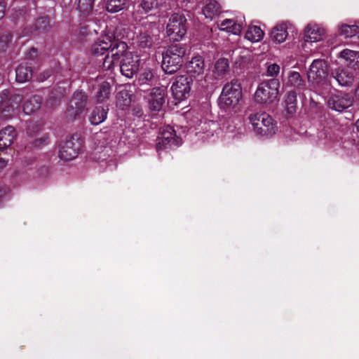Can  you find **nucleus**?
Masks as SVG:
<instances>
[{
	"label": "nucleus",
	"instance_id": "obj_1",
	"mask_svg": "<svg viewBox=\"0 0 359 359\" xmlns=\"http://www.w3.org/2000/svg\"><path fill=\"white\" fill-rule=\"evenodd\" d=\"M185 54L186 48L181 44L169 46L163 54L162 68L165 72L168 74L177 72L182 65Z\"/></svg>",
	"mask_w": 359,
	"mask_h": 359
},
{
	"label": "nucleus",
	"instance_id": "obj_2",
	"mask_svg": "<svg viewBox=\"0 0 359 359\" xmlns=\"http://www.w3.org/2000/svg\"><path fill=\"white\" fill-rule=\"evenodd\" d=\"M154 17L149 16L143 19L137 28V40L142 48L150 47L160 32L159 26L156 21L151 20Z\"/></svg>",
	"mask_w": 359,
	"mask_h": 359
},
{
	"label": "nucleus",
	"instance_id": "obj_3",
	"mask_svg": "<svg viewBox=\"0 0 359 359\" xmlns=\"http://www.w3.org/2000/svg\"><path fill=\"white\" fill-rule=\"evenodd\" d=\"M255 132L259 135H271L277 130L276 123L266 112L251 114L249 117Z\"/></svg>",
	"mask_w": 359,
	"mask_h": 359
},
{
	"label": "nucleus",
	"instance_id": "obj_4",
	"mask_svg": "<svg viewBox=\"0 0 359 359\" xmlns=\"http://www.w3.org/2000/svg\"><path fill=\"white\" fill-rule=\"evenodd\" d=\"M280 82L277 79H271L262 82L255 93V100L259 104L272 102L278 94Z\"/></svg>",
	"mask_w": 359,
	"mask_h": 359
},
{
	"label": "nucleus",
	"instance_id": "obj_5",
	"mask_svg": "<svg viewBox=\"0 0 359 359\" xmlns=\"http://www.w3.org/2000/svg\"><path fill=\"white\" fill-rule=\"evenodd\" d=\"M241 84L237 80H232L224 85L219 96V104L222 107L236 106L241 98Z\"/></svg>",
	"mask_w": 359,
	"mask_h": 359
},
{
	"label": "nucleus",
	"instance_id": "obj_6",
	"mask_svg": "<svg viewBox=\"0 0 359 359\" xmlns=\"http://www.w3.org/2000/svg\"><path fill=\"white\" fill-rule=\"evenodd\" d=\"M187 19L182 14H172L168 22L166 33L170 39L179 41L187 33Z\"/></svg>",
	"mask_w": 359,
	"mask_h": 359
},
{
	"label": "nucleus",
	"instance_id": "obj_7",
	"mask_svg": "<svg viewBox=\"0 0 359 359\" xmlns=\"http://www.w3.org/2000/svg\"><path fill=\"white\" fill-rule=\"evenodd\" d=\"M328 75V67L324 60H314L307 72L308 81L313 85H318L325 80Z\"/></svg>",
	"mask_w": 359,
	"mask_h": 359
},
{
	"label": "nucleus",
	"instance_id": "obj_8",
	"mask_svg": "<svg viewBox=\"0 0 359 359\" xmlns=\"http://www.w3.org/2000/svg\"><path fill=\"white\" fill-rule=\"evenodd\" d=\"M182 144V140L175 134L174 129L169 126L163 128L158 137L156 149L158 151L174 147H178Z\"/></svg>",
	"mask_w": 359,
	"mask_h": 359
},
{
	"label": "nucleus",
	"instance_id": "obj_9",
	"mask_svg": "<svg viewBox=\"0 0 359 359\" xmlns=\"http://www.w3.org/2000/svg\"><path fill=\"white\" fill-rule=\"evenodd\" d=\"M140 62L139 55L126 53L120 64L121 74L127 78H132L139 71Z\"/></svg>",
	"mask_w": 359,
	"mask_h": 359
},
{
	"label": "nucleus",
	"instance_id": "obj_10",
	"mask_svg": "<svg viewBox=\"0 0 359 359\" xmlns=\"http://www.w3.org/2000/svg\"><path fill=\"white\" fill-rule=\"evenodd\" d=\"M191 78L187 75L177 76L173 82L171 90L174 97L180 101L186 99L191 90Z\"/></svg>",
	"mask_w": 359,
	"mask_h": 359
},
{
	"label": "nucleus",
	"instance_id": "obj_11",
	"mask_svg": "<svg viewBox=\"0 0 359 359\" xmlns=\"http://www.w3.org/2000/svg\"><path fill=\"white\" fill-rule=\"evenodd\" d=\"M88 97L86 94L82 91L75 93L67 109V116L70 119H74L81 114L85 109L87 103Z\"/></svg>",
	"mask_w": 359,
	"mask_h": 359
},
{
	"label": "nucleus",
	"instance_id": "obj_12",
	"mask_svg": "<svg viewBox=\"0 0 359 359\" xmlns=\"http://www.w3.org/2000/svg\"><path fill=\"white\" fill-rule=\"evenodd\" d=\"M22 97L19 95L11 96L8 90H4L0 93V112H7L17 109L20 107Z\"/></svg>",
	"mask_w": 359,
	"mask_h": 359
},
{
	"label": "nucleus",
	"instance_id": "obj_13",
	"mask_svg": "<svg viewBox=\"0 0 359 359\" xmlns=\"http://www.w3.org/2000/svg\"><path fill=\"white\" fill-rule=\"evenodd\" d=\"M353 103V97L348 93L332 95L327 102L329 107L337 111H344L352 106Z\"/></svg>",
	"mask_w": 359,
	"mask_h": 359
},
{
	"label": "nucleus",
	"instance_id": "obj_14",
	"mask_svg": "<svg viewBox=\"0 0 359 359\" xmlns=\"http://www.w3.org/2000/svg\"><path fill=\"white\" fill-rule=\"evenodd\" d=\"M166 88L165 86L154 88L149 95V107L154 112L161 110L165 102Z\"/></svg>",
	"mask_w": 359,
	"mask_h": 359
},
{
	"label": "nucleus",
	"instance_id": "obj_15",
	"mask_svg": "<svg viewBox=\"0 0 359 359\" xmlns=\"http://www.w3.org/2000/svg\"><path fill=\"white\" fill-rule=\"evenodd\" d=\"M334 77L341 86H350L355 76V67L351 66L340 67L335 69Z\"/></svg>",
	"mask_w": 359,
	"mask_h": 359
},
{
	"label": "nucleus",
	"instance_id": "obj_16",
	"mask_svg": "<svg viewBox=\"0 0 359 359\" xmlns=\"http://www.w3.org/2000/svg\"><path fill=\"white\" fill-rule=\"evenodd\" d=\"M79 151V143L74 140H66L59 149L58 156L63 161H68L76 157Z\"/></svg>",
	"mask_w": 359,
	"mask_h": 359
},
{
	"label": "nucleus",
	"instance_id": "obj_17",
	"mask_svg": "<svg viewBox=\"0 0 359 359\" xmlns=\"http://www.w3.org/2000/svg\"><path fill=\"white\" fill-rule=\"evenodd\" d=\"M113 46L112 36H100L92 45L91 53L93 55H102Z\"/></svg>",
	"mask_w": 359,
	"mask_h": 359
},
{
	"label": "nucleus",
	"instance_id": "obj_18",
	"mask_svg": "<svg viewBox=\"0 0 359 359\" xmlns=\"http://www.w3.org/2000/svg\"><path fill=\"white\" fill-rule=\"evenodd\" d=\"M325 35V30L320 25L309 23L305 28L304 40L306 42H317Z\"/></svg>",
	"mask_w": 359,
	"mask_h": 359
},
{
	"label": "nucleus",
	"instance_id": "obj_19",
	"mask_svg": "<svg viewBox=\"0 0 359 359\" xmlns=\"http://www.w3.org/2000/svg\"><path fill=\"white\" fill-rule=\"evenodd\" d=\"M290 27L291 25L287 22H282L276 25L271 32L272 40L278 43L284 42L287 37V30Z\"/></svg>",
	"mask_w": 359,
	"mask_h": 359
},
{
	"label": "nucleus",
	"instance_id": "obj_20",
	"mask_svg": "<svg viewBox=\"0 0 359 359\" xmlns=\"http://www.w3.org/2000/svg\"><path fill=\"white\" fill-rule=\"evenodd\" d=\"M15 128L8 126L0 131V150L9 147L16 138Z\"/></svg>",
	"mask_w": 359,
	"mask_h": 359
},
{
	"label": "nucleus",
	"instance_id": "obj_21",
	"mask_svg": "<svg viewBox=\"0 0 359 359\" xmlns=\"http://www.w3.org/2000/svg\"><path fill=\"white\" fill-rule=\"evenodd\" d=\"M113 46L109 48L110 55L114 58L116 62H118L121 57H123L126 52L128 46L123 41H118L112 39Z\"/></svg>",
	"mask_w": 359,
	"mask_h": 359
},
{
	"label": "nucleus",
	"instance_id": "obj_22",
	"mask_svg": "<svg viewBox=\"0 0 359 359\" xmlns=\"http://www.w3.org/2000/svg\"><path fill=\"white\" fill-rule=\"evenodd\" d=\"M205 67L204 60L201 56H196L187 65V72L193 75H200L203 73Z\"/></svg>",
	"mask_w": 359,
	"mask_h": 359
},
{
	"label": "nucleus",
	"instance_id": "obj_23",
	"mask_svg": "<svg viewBox=\"0 0 359 359\" xmlns=\"http://www.w3.org/2000/svg\"><path fill=\"white\" fill-rule=\"evenodd\" d=\"M16 81L19 83H24L29 81L32 76V69L27 64L20 65L16 70Z\"/></svg>",
	"mask_w": 359,
	"mask_h": 359
},
{
	"label": "nucleus",
	"instance_id": "obj_24",
	"mask_svg": "<svg viewBox=\"0 0 359 359\" xmlns=\"http://www.w3.org/2000/svg\"><path fill=\"white\" fill-rule=\"evenodd\" d=\"M218 26L221 30L226 31L233 34H239L242 30V24L236 22L231 19H226L222 21Z\"/></svg>",
	"mask_w": 359,
	"mask_h": 359
},
{
	"label": "nucleus",
	"instance_id": "obj_25",
	"mask_svg": "<svg viewBox=\"0 0 359 359\" xmlns=\"http://www.w3.org/2000/svg\"><path fill=\"white\" fill-rule=\"evenodd\" d=\"M108 108L103 107H96L89 116V121L93 125H98L102 123L106 118L107 115Z\"/></svg>",
	"mask_w": 359,
	"mask_h": 359
},
{
	"label": "nucleus",
	"instance_id": "obj_26",
	"mask_svg": "<svg viewBox=\"0 0 359 359\" xmlns=\"http://www.w3.org/2000/svg\"><path fill=\"white\" fill-rule=\"evenodd\" d=\"M41 104V98L39 96H32L23 104V111L26 114H31L38 110Z\"/></svg>",
	"mask_w": 359,
	"mask_h": 359
},
{
	"label": "nucleus",
	"instance_id": "obj_27",
	"mask_svg": "<svg viewBox=\"0 0 359 359\" xmlns=\"http://www.w3.org/2000/svg\"><path fill=\"white\" fill-rule=\"evenodd\" d=\"M111 86L107 81H102L98 86L96 99L98 102H103L109 98Z\"/></svg>",
	"mask_w": 359,
	"mask_h": 359
},
{
	"label": "nucleus",
	"instance_id": "obj_28",
	"mask_svg": "<svg viewBox=\"0 0 359 359\" xmlns=\"http://www.w3.org/2000/svg\"><path fill=\"white\" fill-rule=\"evenodd\" d=\"M339 34L345 38L357 37L359 39V24L341 25L339 28Z\"/></svg>",
	"mask_w": 359,
	"mask_h": 359
},
{
	"label": "nucleus",
	"instance_id": "obj_29",
	"mask_svg": "<svg viewBox=\"0 0 359 359\" xmlns=\"http://www.w3.org/2000/svg\"><path fill=\"white\" fill-rule=\"evenodd\" d=\"M219 6L217 1L210 0L204 6L202 12L205 18L211 20L218 15L219 13Z\"/></svg>",
	"mask_w": 359,
	"mask_h": 359
},
{
	"label": "nucleus",
	"instance_id": "obj_30",
	"mask_svg": "<svg viewBox=\"0 0 359 359\" xmlns=\"http://www.w3.org/2000/svg\"><path fill=\"white\" fill-rule=\"evenodd\" d=\"M229 72V62L227 59L221 58L218 60L213 70L214 76L216 79L222 78Z\"/></svg>",
	"mask_w": 359,
	"mask_h": 359
},
{
	"label": "nucleus",
	"instance_id": "obj_31",
	"mask_svg": "<svg viewBox=\"0 0 359 359\" xmlns=\"http://www.w3.org/2000/svg\"><path fill=\"white\" fill-rule=\"evenodd\" d=\"M340 55L348 62L346 66H359V52L345 49L340 53Z\"/></svg>",
	"mask_w": 359,
	"mask_h": 359
},
{
	"label": "nucleus",
	"instance_id": "obj_32",
	"mask_svg": "<svg viewBox=\"0 0 359 359\" xmlns=\"http://www.w3.org/2000/svg\"><path fill=\"white\" fill-rule=\"evenodd\" d=\"M218 124L212 121H205L201 124V130L205 135L201 137L202 139L207 140L214 135V133L218 130Z\"/></svg>",
	"mask_w": 359,
	"mask_h": 359
},
{
	"label": "nucleus",
	"instance_id": "obj_33",
	"mask_svg": "<svg viewBox=\"0 0 359 359\" xmlns=\"http://www.w3.org/2000/svg\"><path fill=\"white\" fill-rule=\"evenodd\" d=\"M264 32L257 26H250L245 33V38L251 42H258L262 39Z\"/></svg>",
	"mask_w": 359,
	"mask_h": 359
},
{
	"label": "nucleus",
	"instance_id": "obj_34",
	"mask_svg": "<svg viewBox=\"0 0 359 359\" xmlns=\"http://www.w3.org/2000/svg\"><path fill=\"white\" fill-rule=\"evenodd\" d=\"M287 85L299 88L304 85V81L299 72H290L288 74Z\"/></svg>",
	"mask_w": 359,
	"mask_h": 359
},
{
	"label": "nucleus",
	"instance_id": "obj_35",
	"mask_svg": "<svg viewBox=\"0 0 359 359\" xmlns=\"http://www.w3.org/2000/svg\"><path fill=\"white\" fill-rule=\"evenodd\" d=\"M127 0H107L106 9L109 13H117L125 8Z\"/></svg>",
	"mask_w": 359,
	"mask_h": 359
},
{
	"label": "nucleus",
	"instance_id": "obj_36",
	"mask_svg": "<svg viewBox=\"0 0 359 359\" xmlns=\"http://www.w3.org/2000/svg\"><path fill=\"white\" fill-rule=\"evenodd\" d=\"M286 110L289 114H293L296 111V104H297V95L294 91H290L288 93L286 100Z\"/></svg>",
	"mask_w": 359,
	"mask_h": 359
},
{
	"label": "nucleus",
	"instance_id": "obj_37",
	"mask_svg": "<svg viewBox=\"0 0 359 359\" xmlns=\"http://www.w3.org/2000/svg\"><path fill=\"white\" fill-rule=\"evenodd\" d=\"M95 0H79L77 9L83 15H88L93 8Z\"/></svg>",
	"mask_w": 359,
	"mask_h": 359
},
{
	"label": "nucleus",
	"instance_id": "obj_38",
	"mask_svg": "<svg viewBox=\"0 0 359 359\" xmlns=\"http://www.w3.org/2000/svg\"><path fill=\"white\" fill-rule=\"evenodd\" d=\"M49 20L46 17L39 18L36 20L34 27L39 32H44L49 27Z\"/></svg>",
	"mask_w": 359,
	"mask_h": 359
},
{
	"label": "nucleus",
	"instance_id": "obj_39",
	"mask_svg": "<svg viewBox=\"0 0 359 359\" xmlns=\"http://www.w3.org/2000/svg\"><path fill=\"white\" fill-rule=\"evenodd\" d=\"M117 104L120 106H126L129 104L130 100L128 93L126 90L120 91L116 95Z\"/></svg>",
	"mask_w": 359,
	"mask_h": 359
},
{
	"label": "nucleus",
	"instance_id": "obj_40",
	"mask_svg": "<svg viewBox=\"0 0 359 359\" xmlns=\"http://www.w3.org/2000/svg\"><path fill=\"white\" fill-rule=\"evenodd\" d=\"M140 6L145 13H147L154 8H157L158 2L156 0H142L140 4Z\"/></svg>",
	"mask_w": 359,
	"mask_h": 359
},
{
	"label": "nucleus",
	"instance_id": "obj_41",
	"mask_svg": "<svg viewBox=\"0 0 359 359\" xmlns=\"http://www.w3.org/2000/svg\"><path fill=\"white\" fill-rule=\"evenodd\" d=\"M11 39H12V36L8 32L3 34L0 36V52H3L5 50L6 48L11 43Z\"/></svg>",
	"mask_w": 359,
	"mask_h": 359
},
{
	"label": "nucleus",
	"instance_id": "obj_42",
	"mask_svg": "<svg viewBox=\"0 0 359 359\" xmlns=\"http://www.w3.org/2000/svg\"><path fill=\"white\" fill-rule=\"evenodd\" d=\"M154 77L153 73L150 69L144 70L140 75L138 79L139 84L142 85L151 81Z\"/></svg>",
	"mask_w": 359,
	"mask_h": 359
},
{
	"label": "nucleus",
	"instance_id": "obj_43",
	"mask_svg": "<svg viewBox=\"0 0 359 359\" xmlns=\"http://www.w3.org/2000/svg\"><path fill=\"white\" fill-rule=\"evenodd\" d=\"M115 60H114L113 57L109 55V53L107 54V55L105 57L104 62H103V67L104 68L107 69H110L113 67L115 63H117Z\"/></svg>",
	"mask_w": 359,
	"mask_h": 359
},
{
	"label": "nucleus",
	"instance_id": "obj_44",
	"mask_svg": "<svg viewBox=\"0 0 359 359\" xmlns=\"http://www.w3.org/2000/svg\"><path fill=\"white\" fill-rule=\"evenodd\" d=\"M280 72V67L276 63L271 64L267 67V75L270 76H276Z\"/></svg>",
	"mask_w": 359,
	"mask_h": 359
},
{
	"label": "nucleus",
	"instance_id": "obj_45",
	"mask_svg": "<svg viewBox=\"0 0 359 359\" xmlns=\"http://www.w3.org/2000/svg\"><path fill=\"white\" fill-rule=\"evenodd\" d=\"M52 72H53V71L51 69H48V70L44 71L39 75V80L40 81H43L45 80H46L48 78H49L50 76V75L52 74Z\"/></svg>",
	"mask_w": 359,
	"mask_h": 359
},
{
	"label": "nucleus",
	"instance_id": "obj_46",
	"mask_svg": "<svg viewBox=\"0 0 359 359\" xmlns=\"http://www.w3.org/2000/svg\"><path fill=\"white\" fill-rule=\"evenodd\" d=\"M6 10L5 3L0 0V20L4 16Z\"/></svg>",
	"mask_w": 359,
	"mask_h": 359
},
{
	"label": "nucleus",
	"instance_id": "obj_47",
	"mask_svg": "<svg viewBox=\"0 0 359 359\" xmlns=\"http://www.w3.org/2000/svg\"><path fill=\"white\" fill-rule=\"evenodd\" d=\"M133 111H134V114L139 117L142 116V115L143 114L142 110L141 109H139V108L137 109H134Z\"/></svg>",
	"mask_w": 359,
	"mask_h": 359
},
{
	"label": "nucleus",
	"instance_id": "obj_48",
	"mask_svg": "<svg viewBox=\"0 0 359 359\" xmlns=\"http://www.w3.org/2000/svg\"><path fill=\"white\" fill-rule=\"evenodd\" d=\"M355 96L356 99L359 101V83L358 84V86L355 90Z\"/></svg>",
	"mask_w": 359,
	"mask_h": 359
},
{
	"label": "nucleus",
	"instance_id": "obj_49",
	"mask_svg": "<svg viewBox=\"0 0 359 359\" xmlns=\"http://www.w3.org/2000/svg\"><path fill=\"white\" fill-rule=\"evenodd\" d=\"M6 161L3 159H0V168H4L6 165Z\"/></svg>",
	"mask_w": 359,
	"mask_h": 359
},
{
	"label": "nucleus",
	"instance_id": "obj_50",
	"mask_svg": "<svg viewBox=\"0 0 359 359\" xmlns=\"http://www.w3.org/2000/svg\"><path fill=\"white\" fill-rule=\"evenodd\" d=\"M355 127L357 130L359 131V118L355 122Z\"/></svg>",
	"mask_w": 359,
	"mask_h": 359
},
{
	"label": "nucleus",
	"instance_id": "obj_51",
	"mask_svg": "<svg viewBox=\"0 0 359 359\" xmlns=\"http://www.w3.org/2000/svg\"><path fill=\"white\" fill-rule=\"evenodd\" d=\"M31 51H32V52H33V53H36V50H35L34 48H32V49H31Z\"/></svg>",
	"mask_w": 359,
	"mask_h": 359
},
{
	"label": "nucleus",
	"instance_id": "obj_52",
	"mask_svg": "<svg viewBox=\"0 0 359 359\" xmlns=\"http://www.w3.org/2000/svg\"><path fill=\"white\" fill-rule=\"evenodd\" d=\"M3 81V76L0 74V82Z\"/></svg>",
	"mask_w": 359,
	"mask_h": 359
}]
</instances>
